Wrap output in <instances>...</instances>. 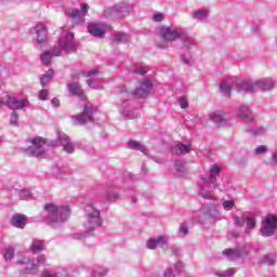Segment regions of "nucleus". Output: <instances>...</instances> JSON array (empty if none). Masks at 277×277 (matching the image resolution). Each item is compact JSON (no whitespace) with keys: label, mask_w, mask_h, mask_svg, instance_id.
<instances>
[{"label":"nucleus","mask_w":277,"mask_h":277,"mask_svg":"<svg viewBox=\"0 0 277 277\" xmlns=\"http://www.w3.org/2000/svg\"><path fill=\"white\" fill-rule=\"evenodd\" d=\"M32 146L28 148L27 154L29 157H36L37 159L47 158V147L45 146H63V150L68 153V155H72L75 153V143L70 141V137L66 135L64 132L56 131V141H47L41 136L34 137L31 140Z\"/></svg>","instance_id":"f257e3e1"},{"label":"nucleus","mask_w":277,"mask_h":277,"mask_svg":"<svg viewBox=\"0 0 277 277\" xmlns=\"http://www.w3.org/2000/svg\"><path fill=\"white\" fill-rule=\"evenodd\" d=\"M153 92V81L148 78H144L136 87L133 93L127 90V87L121 85L116 90V94H119V111L122 116H131V110L129 109L131 105V98H146L148 94Z\"/></svg>","instance_id":"f03ea898"},{"label":"nucleus","mask_w":277,"mask_h":277,"mask_svg":"<svg viewBox=\"0 0 277 277\" xmlns=\"http://www.w3.org/2000/svg\"><path fill=\"white\" fill-rule=\"evenodd\" d=\"M235 85H237V92L239 94H254V92H258V90H263L264 92L272 90V88H274V80H272V78H265V79L259 80L256 82L223 81L220 84V90H221L223 96H230V91L233 90V88H235Z\"/></svg>","instance_id":"7ed1b4c3"},{"label":"nucleus","mask_w":277,"mask_h":277,"mask_svg":"<svg viewBox=\"0 0 277 277\" xmlns=\"http://www.w3.org/2000/svg\"><path fill=\"white\" fill-rule=\"evenodd\" d=\"M220 172H222V168L217 164H212L210 167V175L201 176L199 181V196L205 200H217L215 196V189L219 192H224L225 187L217 184V176H220Z\"/></svg>","instance_id":"20e7f679"},{"label":"nucleus","mask_w":277,"mask_h":277,"mask_svg":"<svg viewBox=\"0 0 277 277\" xmlns=\"http://www.w3.org/2000/svg\"><path fill=\"white\" fill-rule=\"evenodd\" d=\"M77 44H75V35L72 32L63 31V38L58 40V48H52L41 55V62L44 66L51 64L53 57H60L63 53H75Z\"/></svg>","instance_id":"39448f33"},{"label":"nucleus","mask_w":277,"mask_h":277,"mask_svg":"<svg viewBox=\"0 0 277 277\" xmlns=\"http://www.w3.org/2000/svg\"><path fill=\"white\" fill-rule=\"evenodd\" d=\"M70 215V208L67 206H57L55 203H47L44 206V222L52 226L53 228H57V226H62L68 216Z\"/></svg>","instance_id":"423d86ee"},{"label":"nucleus","mask_w":277,"mask_h":277,"mask_svg":"<svg viewBox=\"0 0 277 277\" xmlns=\"http://www.w3.org/2000/svg\"><path fill=\"white\" fill-rule=\"evenodd\" d=\"M85 213V222L84 228L88 235H92L93 230L100 228L101 224H103V219L101 217V210L94 207V203L89 202L84 208Z\"/></svg>","instance_id":"0eeeda50"},{"label":"nucleus","mask_w":277,"mask_h":277,"mask_svg":"<svg viewBox=\"0 0 277 277\" xmlns=\"http://www.w3.org/2000/svg\"><path fill=\"white\" fill-rule=\"evenodd\" d=\"M277 217L274 214H268L263 221L260 233L262 237H272L276 233Z\"/></svg>","instance_id":"6e6552de"},{"label":"nucleus","mask_w":277,"mask_h":277,"mask_svg":"<svg viewBox=\"0 0 277 277\" xmlns=\"http://www.w3.org/2000/svg\"><path fill=\"white\" fill-rule=\"evenodd\" d=\"M184 30L182 28H172L162 26L159 28V34L166 40V42H174L175 40H181Z\"/></svg>","instance_id":"1a4fd4ad"},{"label":"nucleus","mask_w":277,"mask_h":277,"mask_svg":"<svg viewBox=\"0 0 277 277\" xmlns=\"http://www.w3.org/2000/svg\"><path fill=\"white\" fill-rule=\"evenodd\" d=\"M94 106L85 105L81 115L74 116L75 124H85L88 122H94Z\"/></svg>","instance_id":"9d476101"},{"label":"nucleus","mask_w":277,"mask_h":277,"mask_svg":"<svg viewBox=\"0 0 277 277\" xmlns=\"http://www.w3.org/2000/svg\"><path fill=\"white\" fill-rule=\"evenodd\" d=\"M6 106L9 109L18 110V109H25V107H29V100L23 98L18 100L17 96L9 94L6 95Z\"/></svg>","instance_id":"9b49d317"},{"label":"nucleus","mask_w":277,"mask_h":277,"mask_svg":"<svg viewBox=\"0 0 277 277\" xmlns=\"http://www.w3.org/2000/svg\"><path fill=\"white\" fill-rule=\"evenodd\" d=\"M210 120L219 124V127H228V122H230V116L224 110H215L210 114Z\"/></svg>","instance_id":"f8f14e48"},{"label":"nucleus","mask_w":277,"mask_h":277,"mask_svg":"<svg viewBox=\"0 0 277 277\" xmlns=\"http://www.w3.org/2000/svg\"><path fill=\"white\" fill-rule=\"evenodd\" d=\"M88 31L95 38H105V34H107V25L104 23L90 24L88 26Z\"/></svg>","instance_id":"ddd939ff"},{"label":"nucleus","mask_w":277,"mask_h":277,"mask_svg":"<svg viewBox=\"0 0 277 277\" xmlns=\"http://www.w3.org/2000/svg\"><path fill=\"white\" fill-rule=\"evenodd\" d=\"M19 265H22L25 274H37L38 273V264H36V260H31L27 256L19 259Z\"/></svg>","instance_id":"4468645a"},{"label":"nucleus","mask_w":277,"mask_h":277,"mask_svg":"<svg viewBox=\"0 0 277 277\" xmlns=\"http://www.w3.org/2000/svg\"><path fill=\"white\" fill-rule=\"evenodd\" d=\"M31 36H37L38 44L47 42V27L43 24H38L30 29Z\"/></svg>","instance_id":"2eb2a0df"},{"label":"nucleus","mask_w":277,"mask_h":277,"mask_svg":"<svg viewBox=\"0 0 277 277\" xmlns=\"http://www.w3.org/2000/svg\"><path fill=\"white\" fill-rule=\"evenodd\" d=\"M124 12H127V6H122L120 4H117L115 6H111L104 11V14L107 18H122L124 16Z\"/></svg>","instance_id":"dca6fc26"},{"label":"nucleus","mask_w":277,"mask_h":277,"mask_svg":"<svg viewBox=\"0 0 277 277\" xmlns=\"http://www.w3.org/2000/svg\"><path fill=\"white\" fill-rule=\"evenodd\" d=\"M166 246H168V238L166 236L149 238L146 242V248H148V250H155V248H166Z\"/></svg>","instance_id":"f3484780"},{"label":"nucleus","mask_w":277,"mask_h":277,"mask_svg":"<svg viewBox=\"0 0 277 277\" xmlns=\"http://www.w3.org/2000/svg\"><path fill=\"white\" fill-rule=\"evenodd\" d=\"M237 116L240 118V120H243V122H247L248 124L254 122V116L252 115L250 108L246 105L239 107Z\"/></svg>","instance_id":"a211bd4d"},{"label":"nucleus","mask_w":277,"mask_h":277,"mask_svg":"<svg viewBox=\"0 0 277 277\" xmlns=\"http://www.w3.org/2000/svg\"><path fill=\"white\" fill-rule=\"evenodd\" d=\"M68 92L71 96H77L80 101H85V93H83V89H81V84L79 82L69 83Z\"/></svg>","instance_id":"6ab92c4d"},{"label":"nucleus","mask_w":277,"mask_h":277,"mask_svg":"<svg viewBox=\"0 0 277 277\" xmlns=\"http://www.w3.org/2000/svg\"><path fill=\"white\" fill-rule=\"evenodd\" d=\"M66 15L70 16V18H72V22L76 25H81V23H83L85 21V17H83V15H81V12L78 9L67 10Z\"/></svg>","instance_id":"aec40b11"},{"label":"nucleus","mask_w":277,"mask_h":277,"mask_svg":"<svg viewBox=\"0 0 277 277\" xmlns=\"http://www.w3.org/2000/svg\"><path fill=\"white\" fill-rule=\"evenodd\" d=\"M203 215L206 217H211L212 220H222V212L217 210L215 206L211 208H203Z\"/></svg>","instance_id":"412c9836"},{"label":"nucleus","mask_w":277,"mask_h":277,"mask_svg":"<svg viewBox=\"0 0 277 277\" xmlns=\"http://www.w3.org/2000/svg\"><path fill=\"white\" fill-rule=\"evenodd\" d=\"M192 18H194V21H199L200 23H205V21L209 18V10L198 9L196 11H193Z\"/></svg>","instance_id":"4be33fe9"},{"label":"nucleus","mask_w":277,"mask_h":277,"mask_svg":"<svg viewBox=\"0 0 277 277\" xmlns=\"http://www.w3.org/2000/svg\"><path fill=\"white\" fill-rule=\"evenodd\" d=\"M128 148H131V150H138L140 153H143V155L148 156V148H146V145L137 141H130L128 143Z\"/></svg>","instance_id":"5701e85b"},{"label":"nucleus","mask_w":277,"mask_h":277,"mask_svg":"<svg viewBox=\"0 0 277 277\" xmlns=\"http://www.w3.org/2000/svg\"><path fill=\"white\" fill-rule=\"evenodd\" d=\"M44 246H45L44 240L34 239L30 245V252H32V254H40V252L44 250Z\"/></svg>","instance_id":"b1692460"},{"label":"nucleus","mask_w":277,"mask_h":277,"mask_svg":"<svg viewBox=\"0 0 277 277\" xmlns=\"http://www.w3.org/2000/svg\"><path fill=\"white\" fill-rule=\"evenodd\" d=\"M180 40H182L183 42V47L185 49H192V47H196V39H194V37H190L189 35H187V32H182V37H180Z\"/></svg>","instance_id":"393cba45"},{"label":"nucleus","mask_w":277,"mask_h":277,"mask_svg":"<svg viewBox=\"0 0 277 277\" xmlns=\"http://www.w3.org/2000/svg\"><path fill=\"white\" fill-rule=\"evenodd\" d=\"M11 224H12V226H15V228H25V226L27 224L25 215H23V214H15L12 217Z\"/></svg>","instance_id":"a878e982"},{"label":"nucleus","mask_w":277,"mask_h":277,"mask_svg":"<svg viewBox=\"0 0 277 277\" xmlns=\"http://www.w3.org/2000/svg\"><path fill=\"white\" fill-rule=\"evenodd\" d=\"M111 40L117 43L127 44V42L131 40V37H129V35L124 32H117L111 36Z\"/></svg>","instance_id":"bb28decb"},{"label":"nucleus","mask_w":277,"mask_h":277,"mask_svg":"<svg viewBox=\"0 0 277 277\" xmlns=\"http://www.w3.org/2000/svg\"><path fill=\"white\" fill-rule=\"evenodd\" d=\"M223 255L229 259V261H235V259L241 256V251L239 249H225Z\"/></svg>","instance_id":"cd10ccee"},{"label":"nucleus","mask_w":277,"mask_h":277,"mask_svg":"<svg viewBox=\"0 0 277 277\" xmlns=\"http://www.w3.org/2000/svg\"><path fill=\"white\" fill-rule=\"evenodd\" d=\"M189 150H192V145H185L183 143H179L173 147V153H175V155H187Z\"/></svg>","instance_id":"c85d7f7f"},{"label":"nucleus","mask_w":277,"mask_h":277,"mask_svg":"<svg viewBox=\"0 0 277 277\" xmlns=\"http://www.w3.org/2000/svg\"><path fill=\"white\" fill-rule=\"evenodd\" d=\"M53 75H54L53 69H50L41 76L40 83L42 88H47V85L51 83V79H53Z\"/></svg>","instance_id":"c756f323"},{"label":"nucleus","mask_w":277,"mask_h":277,"mask_svg":"<svg viewBox=\"0 0 277 277\" xmlns=\"http://www.w3.org/2000/svg\"><path fill=\"white\" fill-rule=\"evenodd\" d=\"M187 172V168L183 164V161L175 160V174L176 176H183Z\"/></svg>","instance_id":"7c9ffc66"},{"label":"nucleus","mask_w":277,"mask_h":277,"mask_svg":"<svg viewBox=\"0 0 277 277\" xmlns=\"http://www.w3.org/2000/svg\"><path fill=\"white\" fill-rule=\"evenodd\" d=\"M186 235H189V227L187 226V223H182L177 232V237L183 239Z\"/></svg>","instance_id":"2f4dec72"},{"label":"nucleus","mask_w":277,"mask_h":277,"mask_svg":"<svg viewBox=\"0 0 277 277\" xmlns=\"http://www.w3.org/2000/svg\"><path fill=\"white\" fill-rule=\"evenodd\" d=\"M250 135L258 136V135H265L267 133V128L265 127H259L255 129L249 130Z\"/></svg>","instance_id":"473e14b6"},{"label":"nucleus","mask_w":277,"mask_h":277,"mask_svg":"<svg viewBox=\"0 0 277 277\" xmlns=\"http://www.w3.org/2000/svg\"><path fill=\"white\" fill-rule=\"evenodd\" d=\"M245 224L247 226V228H255L256 227V216L252 215V216H247L245 219Z\"/></svg>","instance_id":"72a5a7b5"},{"label":"nucleus","mask_w":277,"mask_h":277,"mask_svg":"<svg viewBox=\"0 0 277 277\" xmlns=\"http://www.w3.org/2000/svg\"><path fill=\"white\" fill-rule=\"evenodd\" d=\"M82 76V77H96V75H98V69H93L91 71H81L80 74H76L74 76V79H79V76Z\"/></svg>","instance_id":"f704fd0d"},{"label":"nucleus","mask_w":277,"mask_h":277,"mask_svg":"<svg viewBox=\"0 0 277 277\" xmlns=\"http://www.w3.org/2000/svg\"><path fill=\"white\" fill-rule=\"evenodd\" d=\"M222 207L224 211H233L235 209V200H224Z\"/></svg>","instance_id":"c9c22d12"},{"label":"nucleus","mask_w":277,"mask_h":277,"mask_svg":"<svg viewBox=\"0 0 277 277\" xmlns=\"http://www.w3.org/2000/svg\"><path fill=\"white\" fill-rule=\"evenodd\" d=\"M14 259V248L8 247L4 250V261H12Z\"/></svg>","instance_id":"e433bc0d"},{"label":"nucleus","mask_w":277,"mask_h":277,"mask_svg":"<svg viewBox=\"0 0 277 277\" xmlns=\"http://www.w3.org/2000/svg\"><path fill=\"white\" fill-rule=\"evenodd\" d=\"M237 271L235 268H228L227 271H224L222 273H215V276L217 277H230L233 276Z\"/></svg>","instance_id":"4c0bfd02"},{"label":"nucleus","mask_w":277,"mask_h":277,"mask_svg":"<svg viewBox=\"0 0 277 277\" xmlns=\"http://www.w3.org/2000/svg\"><path fill=\"white\" fill-rule=\"evenodd\" d=\"M234 224L237 226V228H242V226L246 224V219L243 216H235Z\"/></svg>","instance_id":"58836bf2"},{"label":"nucleus","mask_w":277,"mask_h":277,"mask_svg":"<svg viewBox=\"0 0 277 277\" xmlns=\"http://www.w3.org/2000/svg\"><path fill=\"white\" fill-rule=\"evenodd\" d=\"M264 263L267 265H274L276 263V254L271 253L264 258Z\"/></svg>","instance_id":"ea45409f"},{"label":"nucleus","mask_w":277,"mask_h":277,"mask_svg":"<svg viewBox=\"0 0 277 277\" xmlns=\"http://www.w3.org/2000/svg\"><path fill=\"white\" fill-rule=\"evenodd\" d=\"M19 198L21 200H27V198H31V190L29 189H22L19 192Z\"/></svg>","instance_id":"a19ab883"},{"label":"nucleus","mask_w":277,"mask_h":277,"mask_svg":"<svg viewBox=\"0 0 277 277\" xmlns=\"http://www.w3.org/2000/svg\"><path fill=\"white\" fill-rule=\"evenodd\" d=\"M87 85H89V88H92V90H98V81H96L92 78H89L87 80Z\"/></svg>","instance_id":"79ce46f5"},{"label":"nucleus","mask_w":277,"mask_h":277,"mask_svg":"<svg viewBox=\"0 0 277 277\" xmlns=\"http://www.w3.org/2000/svg\"><path fill=\"white\" fill-rule=\"evenodd\" d=\"M254 155H265L267 153V146L265 145H260L254 149Z\"/></svg>","instance_id":"37998d69"},{"label":"nucleus","mask_w":277,"mask_h":277,"mask_svg":"<svg viewBox=\"0 0 277 277\" xmlns=\"http://www.w3.org/2000/svg\"><path fill=\"white\" fill-rule=\"evenodd\" d=\"M177 103H180L181 109H187V107H189V103L187 102V98H185V97H179Z\"/></svg>","instance_id":"c03bdc74"},{"label":"nucleus","mask_w":277,"mask_h":277,"mask_svg":"<svg viewBox=\"0 0 277 277\" xmlns=\"http://www.w3.org/2000/svg\"><path fill=\"white\" fill-rule=\"evenodd\" d=\"M9 95L10 93L8 92L0 93V107H3V105H6Z\"/></svg>","instance_id":"a18cd8bd"},{"label":"nucleus","mask_w":277,"mask_h":277,"mask_svg":"<svg viewBox=\"0 0 277 277\" xmlns=\"http://www.w3.org/2000/svg\"><path fill=\"white\" fill-rule=\"evenodd\" d=\"M41 277H60V273L54 272V271H44L41 274Z\"/></svg>","instance_id":"49530a36"},{"label":"nucleus","mask_w":277,"mask_h":277,"mask_svg":"<svg viewBox=\"0 0 277 277\" xmlns=\"http://www.w3.org/2000/svg\"><path fill=\"white\" fill-rule=\"evenodd\" d=\"M175 274H181L183 272V262H177L173 265Z\"/></svg>","instance_id":"de8ad7c7"},{"label":"nucleus","mask_w":277,"mask_h":277,"mask_svg":"<svg viewBox=\"0 0 277 277\" xmlns=\"http://www.w3.org/2000/svg\"><path fill=\"white\" fill-rule=\"evenodd\" d=\"M164 15L162 13H156L153 15V21L155 23H161V21H163Z\"/></svg>","instance_id":"09e8293b"},{"label":"nucleus","mask_w":277,"mask_h":277,"mask_svg":"<svg viewBox=\"0 0 277 277\" xmlns=\"http://www.w3.org/2000/svg\"><path fill=\"white\" fill-rule=\"evenodd\" d=\"M10 122H11V124H13V126L18 124V114L12 113V114H11Z\"/></svg>","instance_id":"8fccbe9b"},{"label":"nucleus","mask_w":277,"mask_h":277,"mask_svg":"<svg viewBox=\"0 0 277 277\" xmlns=\"http://www.w3.org/2000/svg\"><path fill=\"white\" fill-rule=\"evenodd\" d=\"M107 196L109 198V200H116L118 198V192L116 190H109L107 193Z\"/></svg>","instance_id":"3c124183"},{"label":"nucleus","mask_w":277,"mask_h":277,"mask_svg":"<svg viewBox=\"0 0 277 277\" xmlns=\"http://www.w3.org/2000/svg\"><path fill=\"white\" fill-rule=\"evenodd\" d=\"M48 95H49V91H47V89L41 90L39 93L40 101H47Z\"/></svg>","instance_id":"603ef678"},{"label":"nucleus","mask_w":277,"mask_h":277,"mask_svg":"<svg viewBox=\"0 0 277 277\" xmlns=\"http://www.w3.org/2000/svg\"><path fill=\"white\" fill-rule=\"evenodd\" d=\"M135 75H146L147 70L145 67H138L133 70Z\"/></svg>","instance_id":"864d4df0"},{"label":"nucleus","mask_w":277,"mask_h":277,"mask_svg":"<svg viewBox=\"0 0 277 277\" xmlns=\"http://www.w3.org/2000/svg\"><path fill=\"white\" fill-rule=\"evenodd\" d=\"M37 263H38V265H44V263H47V256L38 255L37 256Z\"/></svg>","instance_id":"5fc2aeb1"},{"label":"nucleus","mask_w":277,"mask_h":277,"mask_svg":"<svg viewBox=\"0 0 277 277\" xmlns=\"http://www.w3.org/2000/svg\"><path fill=\"white\" fill-rule=\"evenodd\" d=\"M238 166L240 168H246V166H248V158H242V159L238 160Z\"/></svg>","instance_id":"6e6d98bb"},{"label":"nucleus","mask_w":277,"mask_h":277,"mask_svg":"<svg viewBox=\"0 0 277 277\" xmlns=\"http://www.w3.org/2000/svg\"><path fill=\"white\" fill-rule=\"evenodd\" d=\"M163 277H174V273H172V268H167L163 273Z\"/></svg>","instance_id":"4d7b16f0"},{"label":"nucleus","mask_w":277,"mask_h":277,"mask_svg":"<svg viewBox=\"0 0 277 277\" xmlns=\"http://www.w3.org/2000/svg\"><path fill=\"white\" fill-rule=\"evenodd\" d=\"M88 10H90V5H88V3H83L81 5V12L82 14H88Z\"/></svg>","instance_id":"13d9d810"},{"label":"nucleus","mask_w":277,"mask_h":277,"mask_svg":"<svg viewBox=\"0 0 277 277\" xmlns=\"http://www.w3.org/2000/svg\"><path fill=\"white\" fill-rule=\"evenodd\" d=\"M51 104L53 105V107H60V100H57L56 97H54V98L51 101Z\"/></svg>","instance_id":"bf43d9fd"},{"label":"nucleus","mask_w":277,"mask_h":277,"mask_svg":"<svg viewBox=\"0 0 277 277\" xmlns=\"http://www.w3.org/2000/svg\"><path fill=\"white\" fill-rule=\"evenodd\" d=\"M272 161L277 166V151L272 154Z\"/></svg>","instance_id":"052dcab7"},{"label":"nucleus","mask_w":277,"mask_h":277,"mask_svg":"<svg viewBox=\"0 0 277 277\" xmlns=\"http://www.w3.org/2000/svg\"><path fill=\"white\" fill-rule=\"evenodd\" d=\"M181 60H182L183 64H189V58H187L185 55H182Z\"/></svg>","instance_id":"680f3d73"},{"label":"nucleus","mask_w":277,"mask_h":277,"mask_svg":"<svg viewBox=\"0 0 277 277\" xmlns=\"http://www.w3.org/2000/svg\"><path fill=\"white\" fill-rule=\"evenodd\" d=\"M154 161H156V163H163V160L158 157H154Z\"/></svg>","instance_id":"e2e57ef3"},{"label":"nucleus","mask_w":277,"mask_h":277,"mask_svg":"<svg viewBox=\"0 0 277 277\" xmlns=\"http://www.w3.org/2000/svg\"><path fill=\"white\" fill-rule=\"evenodd\" d=\"M83 235L82 234H76L75 235V239H83Z\"/></svg>","instance_id":"0e129e2a"},{"label":"nucleus","mask_w":277,"mask_h":277,"mask_svg":"<svg viewBox=\"0 0 277 277\" xmlns=\"http://www.w3.org/2000/svg\"><path fill=\"white\" fill-rule=\"evenodd\" d=\"M91 277H101V273L96 274V271H94Z\"/></svg>","instance_id":"69168bd1"},{"label":"nucleus","mask_w":277,"mask_h":277,"mask_svg":"<svg viewBox=\"0 0 277 277\" xmlns=\"http://www.w3.org/2000/svg\"><path fill=\"white\" fill-rule=\"evenodd\" d=\"M142 171L146 174V172H148V169H146V164L142 166Z\"/></svg>","instance_id":"338daca9"},{"label":"nucleus","mask_w":277,"mask_h":277,"mask_svg":"<svg viewBox=\"0 0 277 277\" xmlns=\"http://www.w3.org/2000/svg\"><path fill=\"white\" fill-rule=\"evenodd\" d=\"M230 235H232V237H235V238H237V233H235V232H232V233H230Z\"/></svg>","instance_id":"774afa93"}]
</instances>
